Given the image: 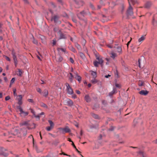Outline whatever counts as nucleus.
<instances>
[{
	"instance_id": "nucleus-1",
	"label": "nucleus",
	"mask_w": 157,
	"mask_h": 157,
	"mask_svg": "<svg viewBox=\"0 0 157 157\" xmlns=\"http://www.w3.org/2000/svg\"><path fill=\"white\" fill-rule=\"evenodd\" d=\"M137 3L136 0H128V19L135 18V17L133 15V9L134 5Z\"/></svg>"
},
{
	"instance_id": "nucleus-2",
	"label": "nucleus",
	"mask_w": 157,
	"mask_h": 157,
	"mask_svg": "<svg viewBox=\"0 0 157 157\" xmlns=\"http://www.w3.org/2000/svg\"><path fill=\"white\" fill-rule=\"evenodd\" d=\"M96 59L97 60H96L94 61V66L96 67L98 66V64L101 65V66H103V60L101 56H98L96 57Z\"/></svg>"
},
{
	"instance_id": "nucleus-3",
	"label": "nucleus",
	"mask_w": 157,
	"mask_h": 157,
	"mask_svg": "<svg viewBox=\"0 0 157 157\" xmlns=\"http://www.w3.org/2000/svg\"><path fill=\"white\" fill-rule=\"evenodd\" d=\"M48 122L49 123L50 126L46 127V129L47 131H49L54 128V124L51 120H49Z\"/></svg>"
},
{
	"instance_id": "nucleus-4",
	"label": "nucleus",
	"mask_w": 157,
	"mask_h": 157,
	"mask_svg": "<svg viewBox=\"0 0 157 157\" xmlns=\"http://www.w3.org/2000/svg\"><path fill=\"white\" fill-rule=\"evenodd\" d=\"M138 85L140 86H143L144 88H149L150 86V84L148 82L142 81L139 82L138 83Z\"/></svg>"
},
{
	"instance_id": "nucleus-5",
	"label": "nucleus",
	"mask_w": 157,
	"mask_h": 157,
	"mask_svg": "<svg viewBox=\"0 0 157 157\" xmlns=\"http://www.w3.org/2000/svg\"><path fill=\"white\" fill-rule=\"evenodd\" d=\"M59 129L62 131V133L63 134L69 132L71 131L70 129L68 127H66L65 128H60Z\"/></svg>"
},
{
	"instance_id": "nucleus-6",
	"label": "nucleus",
	"mask_w": 157,
	"mask_h": 157,
	"mask_svg": "<svg viewBox=\"0 0 157 157\" xmlns=\"http://www.w3.org/2000/svg\"><path fill=\"white\" fill-rule=\"evenodd\" d=\"M22 95H20L17 97V99L18 101V104L19 105H22Z\"/></svg>"
},
{
	"instance_id": "nucleus-7",
	"label": "nucleus",
	"mask_w": 157,
	"mask_h": 157,
	"mask_svg": "<svg viewBox=\"0 0 157 157\" xmlns=\"http://www.w3.org/2000/svg\"><path fill=\"white\" fill-rule=\"evenodd\" d=\"M11 54L13 56V58L14 61H17L16 53L14 50L12 51Z\"/></svg>"
},
{
	"instance_id": "nucleus-8",
	"label": "nucleus",
	"mask_w": 157,
	"mask_h": 157,
	"mask_svg": "<svg viewBox=\"0 0 157 157\" xmlns=\"http://www.w3.org/2000/svg\"><path fill=\"white\" fill-rule=\"evenodd\" d=\"M148 93V91L146 90H141V91L139 92V93L142 95H146Z\"/></svg>"
},
{
	"instance_id": "nucleus-9",
	"label": "nucleus",
	"mask_w": 157,
	"mask_h": 157,
	"mask_svg": "<svg viewBox=\"0 0 157 157\" xmlns=\"http://www.w3.org/2000/svg\"><path fill=\"white\" fill-rule=\"evenodd\" d=\"M68 77L69 78V80L71 82H72L73 81V79L74 78L73 76L72 73H69L68 75Z\"/></svg>"
},
{
	"instance_id": "nucleus-10",
	"label": "nucleus",
	"mask_w": 157,
	"mask_h": 157,
	"mask_svg": "<svg viewBox=\"0 0 157 157\" xmlns=\"http://www.w3.org/2000/svg\"><path fill=\"white\" fill-rule=\"evenodd\" d=\"M110 56L113 59H114L115 57H117V55L115 53L113 52H112L110 53Z\"/></svg>"
},
{
	"instance_id": "nucleus-11",
	"label": "nucleus",
	"mask_w": 157,
	"mask_h": 157,
	"mask_svg": "<svg viewBox=\"0 0 157 157\" xmlns=\"http://www.w3.org/2000/svg\"><path fill=\"white\" fill-rule=\"evenodd\" d=\"M29 114V113L27 112H24L23 110H22L21 112H20V114L21 115V116H27Z\"/></svg>"
},
{
	"instance_id": "nucleus-12",
	"label": "nucleus",
	"mask_w": 157,
	"mask_h": 157,
	"mask_svg": "<svg viewBox=\"0 0 157 157\" xmlns=\"http://www.w3.org/2000/svg\"><path fill=\"white\" fill-rule=\"evenodd\" d=\"M59 17L57 15L54 16L52 18V20H53L56 23L57 22Z\"/></svg>"
},
{
	"instance_id": "nucleus-13",
	"label": "nucleus",
	"mask_w": 157,
	"mask_h": 157,
	"mask_svg": "<svg viewBox=\"0 0 157 157\" xmlns=\"http://www.w3.org/2000/svg\"><path fill=\"white\" fill-rule=\"evenodd\" d=\"M151 2H147L145 3L144 7L145 8H148L151 6Z\"/></svg>"
},
{
	"instance_id": "nucleus-14",
	"label": "nucleus",
	"mask_w": 157,
	"mask_h": 157,
	"mask_svg": "<svg viewBox=\"0 0 157 157\" xmlns=\"http://www.w3.org/2000/svg\"><path fill=\"white\" fill-rule=\"evenodd\" d=\"M56 61L58 62H61L63 60V58L60 56L56 57Z\"/></svg>"
},
{
	"instance_id": "nucleus-15",
	"label": "nucleus",
	"mask_w": 157,
	"mask_h": 157,
	"mask_svg": "<svg viewBox=\"0 0 157 157\" xmlns=\"http://www.w3.org/2000/svg\"><path fill=\"white\" fill-rule=\"evenodd\" d=\"M85 15V13L84 11H82L79 14H78L77 15V16L80 19V17H82V16H84Z\"/></svg>"
},
{
	"instance_id": "nucleus-16",
	"label": "nucleus",
	"mask_w": 157,
	"mask_h": 157,
	"mask_svg": "<svg viewBox=\"0 0 157 157\" xmlns=\"http://www.w3.org/2000/svg\"><path fill=\"white\" fill-rule=\"evenodd\" d=\"M117 92V90L116 89H113V91L109 93V95L110 96H112L113 95L115 94Z\"/></svg>"
},
{
	"instance_id": "nucleus-17",
	"label": "nucleus",
	"mask_w": 157,
	"mask_h": 157,
	"mask_svg": "<svg viewBox=\"0 0 157 157\" xmlns=\"http://www.w3.org/2000/svg\"><path fill=\"white\" fill-rule=\"evenodd\" d=\"M67 103L69 106H71L73 105V102L71 100L68 99L67 100Z\"/></svg>"
},
{
	"instance_id": "nucleus-18",
	"label": "nucleus",
	"mask_w": 157,
	"mask_h": 157,
	"mask_svg": "<svg viewBox=\"0 0 157 157\" xmlns=\"http://www.w3.org/2000/svg\"><path fill=\"white\" fill-rule=\"evenodd\" d=\"M115 51L118 52H120L121 51V48L119 46H117L116 47H115Z\"/></svg>"
},
{
	"instance_id": "nucleus-19",
	"label": "nucleus",
	"mask_w": 157,
	"mask_h": 157,
	"mask_svg": "<svg viewBox=\"0 0 157 157\" xmlns=\"http://www.w3.org/2000/svg\"><path fill=\"white\" fill-rule=\"evenodd\" d=\"M43 95L45 96V97H47V96L48 94V90H46V89H45L44 90V91H43V93H42Z\"/></svg>"
},
{
	"instance_id": "nucleus-20",
	"label": "nucleus",
	"mask_w": 157,
	"mask_h": 157,
	"mask_svg": "<svg viewBox=\"0 0 157 157\" xmlns=\"http://www.w3.org/2000/svg\"><path fill=\"white\" fill-rule=\"evenodd\" d=\"M85 99L86 101L87 102H90L91 101L90 98L88 95H86L85 96Z\"/></svg>"
},
{
	"instance_id": "nucleus-21",
	"label": "nucleus",
	"mask_w": 157,
	"mask_h": 157,
	"mask_svg": "<svg viewBox=\"0 0 157 157\" xmlns=\"http://www.w3.org/2000/svg\"><path fill=\"white\" fill-rule=\"evenodd\" d=\"M75 78L78 80V81L80 82L81 80V77L78 75V74H76V76H75Z\"/></svg>"
},
{
	"instance_id": "nucleus-22",
	"label": "nucleus",
	"mask_w": 157,
	"mask_h": 157,
	"mask_svg": "<svg viewBox=\"0 0 157 157\" xmlns=\"http://www.w3.org/2000/svg\"><path fill=\"white\" fill-rule=\"evenodd\" d=\"M91 75L93 76L94 78H95L97 77L96 72L92 71L91 72Z\"/></svg>"
},
{
	"instance_id": "nucleus-23",
	"label": "nucleus",
	"mask_w": 157,
	"mask_h": 157,
	"mask_svg": "<svg viewBox=\"0 0 157 157\" xmlns=\"http://www.w3.org/2000/svg\"><path fill=\"white\" fill-rule=\"evenodd\" d=\"M138 154L141 155L142 157H147L146 154L145 153H144L142 151H139L138 152Z\"/></svg>"
},
{
	"instance_id": "nucleus-24",
	"label": "nucleus",
	"mask_w": 157,
	"mask_h": 157,
	"mask_svg": "<svg viewBox=\"0 0 157 157\" xmlns=\"http://www.w3.org/2000/svg\"><path fill=\"white\" fill-rule=\"evenodd\" d=\"M145 39V36H142L139 39L138 41L139 42L143 41Z\"/></svg>"
},
{
	"instance_id": "nucleus-25",
	"label": "nucleus",
	"mask_w": 157,
	"mask_h": 157,
	"mask_svg": "<svg viewBox=\"0 0 157 157\" xmlns=\"http://www.w3.org/2000/svg\"><path fill=\"white\" fill-rule=\"evenodd\" d=\"M16 78H12L10 82V87H11V86L14 82Z\"/></svg>"
},
{
	"instance_id": "nucleus-26",
	"label": "nucleus",
	"mask_w": 157,
	"mask_h": 157,
	"mask_svg": "<svg viewBox=\"0 0 157 157\" xmlns=\"http://www.w3.org/2000/svg\"><path fill=\"white\" fill-rule=\"evenodd\" d=\"M58 51L59 52L61 51L63 52H65L66 50L64 48H58L57 49Z\"/></svg>"
},
{
	"instance_id": "nucleus-27",
	"label": "nucleus",
	"mask_w": 157,
	"mask_h": 157,
	"mask_svg": "<svg viewBox=\"0 0 157 157\" xmlns=\"http://www.w3.org/2000/svg\"><path fill=\"white\" fill-rule=\"evenodd\" d=\"M68 93L69 94H72L73 93V89H67Z\"/></svg>"
},
{
	"instance_id": "nucleus-28",
	"label": "nucleus",
	"mask_w": 157,
	"mask_h": 157,
	"mask_svg": "<svg viewBox=\"0 0 157 157\" xmlns=\"http://www.w3.org/2000/svg\"><path fill=\"white\" fill-rule=\"evenodd\" d=\"M65 38V35L62 33H60V39H64Z\"/></svg>"
},
{
	"instance_id": "nucleus-29",
	"label": "nucleus",
	"mask_w": 157,
	"mask_h": 157,
	"mask_svg": "<svg viewBox=\"0 0 157 157\" xmlns=\"http://www.w3.org/2000/svg\"><path fill=\"white\" fill-rule=\"evenodd\" d=\"M21 125H28V123L27 121H24L21 124Z\"/></svg>"
},
{
	"instance_id": "nucleus-30",
	"label": "nucleus",
	"mask_w": 157,
	"mask_h": 157,
	"mask_svg": "<svg viewBox=\"0 0 157 157\" xmlns=\"http://www.w3.org/2000/svg\"><path fill=\"white\" fill-rule=\"evenodd\" d=\"M22 72L21 70L20 69H18V73L17 74L18 75L21 76L22 75Z\"/></svg>"
},
{
	"instance_id": "nucleus-31",
	"label": "nucleus",
	"mask_w": 157,
	"mask_h": 157,
	"mask_svg": "<svg viewBox=\"0 0 157 157\" xmlns=\"http://www.w3.org/2000/svg\"><path fill=\"white\" fill-rule=\"evenodd\" d=\"M92 116L95 119L98 118V116L97 115H96L94 113H93L92 114Z\"/></svg>"
},
{
	"instance_id": "nucleus-32",
	"label": "nucleus",
	"mask_w": 157,
	"mask_h": 157,
	"mask_svg": "<svg viewBox=\"0 0 157 157\" xmlns=\"http://www.w3.org/2000/svg\"><path fill=\"white\" fill-rule=\"evenodd\" d=\"M79 55L83 59H84L85 57L84 55L82 52H80L79 53Z\"/></svg>"
},
{
	"instance_id": "nucleus-33",
	"label": "nucleus",
	"mask_w": 157,
	"mask_h": 157,
	"mask_svg": "<svg viewBox=\"0 0 157 157\" xmlns=\"http://www.w3.org/2000/svg\"><path fill=\"white\" fill-rule=\"evenodd\" d=\"M141 60L140 59H138V66H139V67H140V68H141Z\"/></svg>"
},
{
	"instance_id": "nucleus-34",
	"label": "nucleus",
	"mask_w": 157,
	"mask_h": 157,
	"mask_svg": "<svg viewBox=\"0 0 157 157\" xmlns=\"http://www.w3.org/2000/svg\"><path fill=\"white\" fill-rule=\"evenodd\" d=\"M116 87L117 88H121V85L120 84H118L117 83H115Z\"/></svg>"
},
{
	"instance_id": "nucleus-35",
	"label": "nucleus",
	"mask_w": 157,
	"mask_h": 157,
	"mask_svg": "<svg viewBox=\"0 0 157 157\" xmlns=\"http://www.w3.org/2000/svg\"><path fill=\"white\" fill-rule=\"evenodd\" d=\"M4 57L5 58V59L7 61H10V60H11L10 59L9 57H8V56H4Z\"/></svg>"
},
{
	"instance_id": "nucleus-36",
	"label": "nucleus",
	"mask_w": 157,
	"mask_h": 157,
	"mask_svg": "<svg viewBox=\"0 0 157 157\" xmlns=\"http://www.w3.org/2000/svg\"><path fill=\"white\" fill-rule=\"evenodd\" d=\"M41 106L42 107H45V108H47V105L45 104H44L43 103H41Z\"/></svg>"
},
{
	"instance_id": "nucleus-37",
	"label": "nucleus",
	"mask_w": 157,
	"mask_h": 157,
	"mask_svg": "<svg viewBox=\"0 0 157 157\" xmlns=\"http://www.w3.org/2000/svg\"><path fill=\"white\" fill-rule=\"evenodd\" d=\"M20 105L19 106H18L17 107V108L18 109H19L20 112H21L22 110H23V109H22V108L21 107V106H20Z\"/></svg>"
},
{
	"instance_id": "nucleus-38",
	"label": "nucleus",
	"mask_w": 157,
	"mask_h": 157,
	"mask_svg": "<svg viewBox=\"0 0 157 157\" xmlns=\"http://www.w3.org/2000/svg\"><path fill=\"white\" fill-rule=\"evenodd\" d=\"M30 109L31 110V112L33 114V115L35 116V113L34 110L32 109Z\"/></svg>"
},
{
	"instance_id": "nucleus-39",
	"label": "nucleus",
	"mask_w": 157,
	"mask_h": 157,
	"mask_svg": "<svg viewBox=\"0 0 157 157\" xmlns=\"http://www.w3.org/2000/svg\"><path fill=\"white\" fill-rule=\"evenodd\" d=\"M52 41H53L52 44H53V46H54L56 44V39H53Z\"/></svg>"
},
{
	"instance_id": "nucleus-40",
	"label": "nucleus",
	"mask_w": 157,
	"mask_h": 157,
	"mask_svg": "<svg viewBox=\"0 0 157 157\" xmlns=\"http://www.w3.org/2000/svg\"><path fill=\"white\" fill-rule=\"evenodd\" d=\"M66 86L67 88H71V87L67 83H66Z\"/></svg>"
},
{
	"instance_id": "nucleus-41",
	"label": "nucleus",
	"mask_w": 157,
	"mask_h": 157,
	"mask_svg": "<svg viewBox=\"0 0 157 157\" xmlns=\"http://www.w3.org/2000/svg\"><path fill=\"white\" fill-rule=\"evenodd\" d=\"M91 82L92 83H95L97 82L96 80V79H95V78H94V79L93 80H92L91 81Z\"/></svg>"
},
{
	"instance_id": "nucleus-42",
	"label": "nucleus",
	"mask_w": 157,
	"mask_h": 157,
	"mask_svg": "<svg viewBox=\"0 0 157 157\" xmlns=\"http://www.w3.org/2000/svg\"><path fill=\"white\" fill-rule=\"evenodd\" d=\"M27 101H29L30 102H31V103L33 102V100L31 99H28Z\"/></svg>"
},
{
	"instance_id": "nucleus-43",
	"label": "nucleus",
	"mask_w": 157,
	"mask_h": 157,
	"mask_svg": "<svg viewBox=\"0 0 157 157\" xmlns=\"http://www.w3.org/2000/svg\"><path fill=\"white\" fill-rule=\"evenodd\" d=\"M10 96H8L5 98V100L6 101H8L10 99Z\"/></svg>"
},
{
	"instance_id": "nucleus-44",
	"label": "nucleus",
	"mask_w": 157,
	"mask_h": 157,
	"mask_svg": "<svg viewBox=\"0 0 157 157\" xmlns=\"http://www.w3.org/2000/svg\"><path fill=\"white\" fill-rule=\"evenodd\" d=\"M1 154V155H3L5 156H7L8 155V154L6 153L5 152H2Z\"/></svg>"
},
{
	"instance_id": "nucleus-45",
	"label": "nucleus",
	"mask_w": 157,
	"mask_h": 157,
	"mask_svg": "<svg viewBox=\"0 0 157 157\" xmlns=\"http://www.w3.org/2000/svg\"><path fill=\"white\" fill-rule=\"evenodd\" d=\"M2 24L1 23H0V32L2 33Z\"/></svg>"
},
{
	"instance_id": "nucleus-46",
	"label": "nucleus",
	"mask_w": 157,
	"mask_h": 157,
	"mask_svg": "<svg viewBox=\"0 0 157 157\" xmlns=\"http://www.w3.org/2000/svg\"><path fill=\"white\" fill-rule=\"evenodd\" d=\"M153 24L154 25H156L157 22L156 21H155V20H154L153 19Z\"/></svg>"
},
{
	"instance_id": "nucleus-47",
	"label": "nucleus",
	"mask_w": 157,
	"mask_h": 157,
	"mask_svg": "<svg viewBox=\"0 0 157 157\" xmlns=\"http://www.w3.org/2000/svg\"><path fill=\"white\" fill-rule=\"evenodd\" d=\"M33 43L35 44H37V41L36 40H35V39H33Z\"/></svg>"
},
{
	"instance_id": "nucleus-48",
	"label": "nucleus",
	"mask_w": 157,
	"mask_h": 157,
	"mask_svg": "<svg viewBox=\"0 0 157 157\" xmlns=\"http://www.w3.org/2000/svg\"><path fill=\"white\" fill-rule=\"evenodd\" d=\"M131 49L132 50V52H135V51H134V48L133 45L131 46Z\"/></svg>"
},
{
	"instance_id": "nucleus-49",
	"label": "nucleus",
	"mask_w": 157,
	"mask_h": 157,
	"mask_svg": "<svg viewBox=\"0 0 157 157\" xmlns=\"http://www.w3.org/2000/svg\"><path fill=\"white\" fill-rule=\"evenodd\" d=\"M70 61L72 63H73L74 62V60L72 58H70Z\"/></svg>"
},
{
	"instance_id": "nucleus-50",
	"label": "nucleus",
	"mask_w": 157,
	"mask_h": 157,
	"mask_svg": "<svg viewBox=\"0 0 157 157\" xmlns=\"http://www.w3.org/2000/svg\"><path fill=\"white\" fill-rule=\"evenodd\" d=\"M16 89H15L13 90V94L14 96H17V94L16 93Z\"/></svg>"
},
{
	"instance_id": "nucleus-51",
	"label": "nucleus",
	"mask_w": 157,
	"mask_h": 157,
	"mask_svg": "<svg viewBox=\"0 0 157 157\" xmlns=\"http://www.w3.org/2000/svg\"><path fill=\"white\" fill-rule=\"evenodd\" d=\"M37 91L39 93L42 94V93H41V89H37Z\"/></svg>"
},
{
	"instance_id": "nucleus-52",
	"label": "nucleus",
	"mask_w": 157,
	"mask_h": 157,
	"mask_svg": "<svg viewBox=\"0 0 157 157\" xmlns=\"http://www.w3.org/2000/svg\"><path fill=\"white\" fill-rule=\"evenodd\" d=\"M62 154L63 155H67V156H68L69 157H71V156L70 155H67V154H65V153H64V152H63Z\"/></svg>"
},
{
	"instance_id": "nucleus-53",
	"label": "nucleus",
	"mask_w": 157,
	"mask_h": 157,
	"mask_svg": "<svg viewBox=\"0 0 157 157\" xmlns=\"http://www.w3.org/2000/svg\"><path fill=\"white\" fill-rule=\"evenodd\" d=\"M100 3L101 4V6H103L104 5V4L103 3V2L102 0H101L100 1Z\"/></svg>"
},
{
	"instance_id": "nucleus-54",
	"label": "nucleus",
	"mask_w": 157,
	"mask_h": 157,
	"mask_svg": "<svg viewBox=\"0 0 157 157\" xmlns=\"http://www.w3.org/2000/svg\"><path fill=\"white\" fill-rule=\"evenodd\" d=\"M29 138H32L33 140V144H34V139H33V136L32 135H30V136H29Z\"/></svg>"
},
{
	"instance_id": "nucleus-55",
	"label": "nucleus",
	"mask_w": 157,
	"mask_h": 157,
	"mask_svg": "<svg viewBox=\"0 0 157 157\" xmlns=\"http://www.w3.org/2000/svg\"><path fill=\"white\" fill-rule=\"evenodd\" d=\"M72 146L73 147L75 148V149H76V146H75V145L74 144V143H73V142H72Z\"/></svg>"
},
{
	"instance_id": "nucleus-56",
	"label": "nucleus",
	"mask_w": 157,
	"mask_h": 157,
	"mask_svg": "<svg viewBox=\"0 0 157 157\" xmlns=\"http://www.w3.org/2000/svg\"><path fill=\"white\" fill-rule=\"evenodd\" d=\"M36 118H38V119H39L40 118V116L39 115H36L35 114V116H34Z\"/></svg>"
},
{
	"instance_id": "nucleus-57",
	"label": "nucleus",
	"mask_w": 157,
	"mask_h": 157,
	"mask_svg": "<svg viewBox=\"0 0 157 157\" xmlns=\"http://www.w3.org/2000/svg\"><path fill=\"white\" fill-rule=\"evenodd\" d=\"M105 59L108 61L109 62L111 60V59L109 58H106Z\"/></svg>"
},
{
	"instance_id": "nucleus-58",
	"label": "nucleus",
	"mask_w": 157,
	"mask_h": 157,
	"mask_svg": "<svg viewBox=\"0 0 157 157\" xmlns=\"http://www.w3.org/2000/svg\"><path fill=\"white\" fill-rule=\"evenodd\" d=\"M111 75H106L105 76V78H108L109 77H110Z\"/></svg>"
},
{
	"instance_id": "nucleus-59",
	"label": "nucleus",
	"mask_w": 157,
	"mask_h": 157,
	"mask_svg": "<svg viewBox=\"0 0 157 157\" xmlns=\"http://www.w3.org/2000/svg\"><path fill=\"white\" fill-rule=\"evenodd\" d=\"M14 63L15 67H16L17 64V61H14Z\"/></svg>"
},
{
	"instance_id": "nucleus-60",
	"label": "nucleus",
	"mask_w": 157,
	"mask_h": 157,
	"mask_svg": "<svg viewBox=\"0 0 157 157\" xmlns=\"http://www.w3.org/2000/svg\"><path fill=\"white\" fill-rule=\"evenodd\" d=\"M76 92L78 94H80V92L79 90H76Z\"/></svg>"
},
{
	"instance_id": "nucleus-61",
	"label": "nucleus",
	"mask_w": 157,
	"mask_h": 157,
	"mask_svg": "<svg viewBox=\"0 0 157 157\" xmlns=\"http://www.w3.org/2000/svg\"><path fill=\"white\" fill-rule=\"evenodd\" d=\"M114 129L113 127H111L109 129V131H113Z\"/></svg>"
},
{
	"instance_id": "nucleus-62",
	"label": "nucleus",
	"mask_w": 157,
	"mask_h": 157,
	"mask_svg": "<svg viewBox=\"0 0 157 157\" xmlns=\"http://www.w3.org/2000/svg\"><path fill=\"white\" fill-rule=\"evenodd\" d=\"M72 51L74 52H76V50H75V48H72Z\"/></svg>"
},
{
	"instance_id": "nucleus-63",
	"label": "nucleus",
	"mask_w": 157,
	"mask_h": 157,
	"mask_svg": "<svg viewBox=\"0 0 157 157\" xmlns=\"http://www.w3.org/2000/svg\"><path fill=\"white\" fill-rule=\"evenodd\" d=\"M72 97L74 98H76V96L75 95H72Z\"/></svg>"
},
{
	"instance_id": "nucleus-64",
	"label": "nucleus",
	"mask_w": 157,
	"mask_h": 157,
	"mask_svg": "<svg viewBox=\"0 0 157 157\" xmlns=\"http://www.w3.org/2000/svg\"><path fill=\"white\" fill-rule=\"evenodd\" d=\"M68 141H69V142H71L72 143V142H73L72 140H71L69 138H68V140H67Z\"/></svg>"
}]
</instances>
